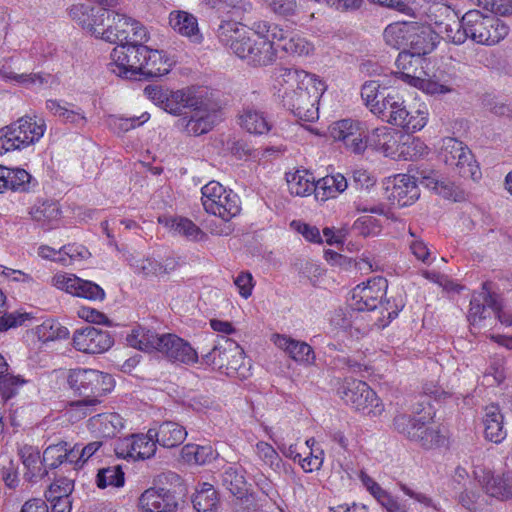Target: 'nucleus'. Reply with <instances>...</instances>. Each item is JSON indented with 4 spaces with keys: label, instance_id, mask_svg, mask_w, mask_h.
Segmentation results:
<instances>
[{
    "label": "nucleus",
    "instance_id": "obj_1",
    "mask_svg": "<svg viewBox=\"0 0 512 512\" xmlns=\"http://www.w3.org/2000/svg\"><path fill=\"white\" fill-rule=\"evenodd\" d=\"M69 16L87 32L110 43L124 45L149 38L140 22L105 7L76 4L69 9Z\"/></svg>",
    "mask_w": 512,
    "mask_h": 512
},
{
    "label": "nucleus",
    "instance_id": "obj_2",
    "mask_svg": "<svg viewBox=\"0 0 512 512\" xmlns=\"http://www.w3.org/2000/svg\"><path fill=\"white\" fill-rule=\"evenodd\" d=\"M282 105L295 117L306 122L318 118L319 93L312 78L304 70L280 67L275 73V86Z\"/></svg>",
    "mask_w": 512,
    "mask_h": 512
},
{
    "label": "nucleus",
    "instance_id": "obj_3",
    "mask_svg": "<svg viewBox=\"0 0 512 512\" xmlns=\"http://www.w3.org/2000/svg\"><path fill=\"white\" fill-rule=\"evenodd\" d=\"M67 381L70 388L83 397L70 404V412L78 414L80 418L92 412V408L100 403L99 397L110 392L114 382L107 373L84 368L71 370Z\"/></svg>",
    "mask_w": 512,
    "mask_h": 512
},
{
    "label": "nucleus",
    "instance_id": "obj_4",
    "mask_svg": "<svg viewBox=\"0 0 512 512\" xmlns=\"http://www.w3.org/2000/svg\"><path fill=\"white\" fill-rule=\"evenodd\" d=\"M46 130V123L36 116H23L0 129V155L21 150L39 141Z\"/></svg>",
    "mask_w": 512,
    "mask_h": 512
},
{
    "label": "nucleus",
    "instance_id": "obj_5",
    "mask_svg": "<svg viewBox=\"0 0 512 512\" xmlns=\"http://www.w3.org/2000/svg\"><path fill=\"white\" fill-rule=\"evenodd\" d=\"M463 25L467 39L483 45H494L508 34V27L502 21L493 15H484L479 10L466 12Z\"/></svg>",
    "mask_w": 512,
    "mask_h": 512
},
{
    "label": "nucleus",
    "instance_id": "obj_6",
    "mask_svg": "<svg viewBox=\"0 0 512 512\" xmlns=\"http://www.w3.org/2000/svg\"><path fill=\"white\" fill-rule=\"evenodd\" d=\"M338 394L347 405L364 415L377 417L384 411L383 403L364 381L345 379Z\"/></svg>",
    "mask_w": 512,
    "mask_h": 512
},
{
    "label": "nucleus",
    "instance_id": "obj_7",
    "mask_svg": "<svg viewBox=\"0 0 512 512\" xmlns=\"http://www.w3.org/2000/svg\"><path fill=\"white\" fill-rule=\"evenodd\" d=\"M202 205L209 214L218 216L225 222H229L240 211V199L232 190H226L217 181H210L201 189Z\"/></svg>",
    "mask_w": 512,
    "mask_h": 512
},
{
    "label": "nucleus",
    "instance_id": "obj_8",
    "mask_svg": "<svg viewBox=\"0 0 512 512\" xmlns=\"http://www.w3.org/2000/svg\"><path fill=\"white\" fill-rule=\"evenodd\" d=\"M388 287L387 280L378 276L369 279L365 284L357 285L352 292V302L350 308L353 312L373 311L379 305L387 311L389 320L398 315V310H389L390 301H382Z\"/></svg>",
    "mask_w": 512,
    "mask_h": 512
},
{
    "label": "nucleus",
    "instance_id": "obj_9",
    "mask_svg": "<svg viewBox=\"0 0 512 512\" xmlns=\"http://www.w3.org/2000/svg\"><path fill=\"white\" fill-rule=\"evenodd\" d=\"M144 42H128L116 46L111 52L110 70L126 79H140L142 66L148 52Z\"/></svg>",
    "mask_w": 512,
    "mask_h": 512
},
{
    "label": "nucleus",
    "instance_id": "obj_10",
    "mask_svg": "<svg viewBox=\"0 0 512 512\" xmlns=\"http://www.w3.org/2000/svg\"><path fill=\"white\" fill-rule=\"evenodd\" d=\"M244 351L234 340L221 336L213 348L202 355L205 364L230 376L238 373L243 365Z\"/></svg>",
    "mask_w": 512,
    "mask_h": 512
},
{
    "label": "nucleus",
    "instance_id": "obj_11",
    "mask_svg": "<svg viewBox=\"0 0 512 512\" xmlns=\"http://www.w3.org/2000/svg\"><path fill=\"white\" fill-rule=\"evenodd\" d=\"M215 32L218 41L240 59H243L249 52V46L257 40L244 26L231 20H222Z\"/></svg>",
    "mask_w": 512,
    "mask_h": 512
},
{
    "label": "nucleus",
    "instance_id": "obj_12",
    "mask_svg": "<svg viewBox=\"0 0 512 512\" xmlns=\"http://www.w3.org/2000/svg\"><path fill=\"white\" fill-rule=\"evenodd\" d=\"M366 131L363 122L353 119L337 121L330 127L331 137L341 141L347 150L355 154H362L367 148Z\"/></svg>",
    "mask_w": 512,
    "mask_h": 512
},
{
    "label": "nucleus",
    "instance_id": "obj_13",
    "mask_svg": "<svg viewBox=\"0 0 512 512\" xmlns=\"http://www.w3.org/2000/svg\"><path fill=\"white\" fill-rule=\"evenodd\" d=\"M218 120L215 109H211L207 103L198 99V103L177 121V126L189 135L199 136L209 132Z\"/></svg>",
    "mask_w": 512,
    "mask_h": 512
},
{
    "label": "nucleus",
    "instance_id": "obj_14",
    "mask_svg": "<svg viewBox=\"0 0 512 512\" xmlns=\"http://www.w3.org/2000/svg\"><path fill=\"white\" fill-rule=\"evenodd\" d=\"M72 343L74 348L80 352L100 354L112 347L114 339L108 331L87 325L75 330Z\"/></svg>",
    "mask_w": 512,
    "mask_h": 512
},
{
    "label": "nucleus",
    "instance_id": "obj_15",
    "mask_svg": "<svg viewBox=\"0 0 512 512\" xmlns=\"http://www.w3.org/2000/svg\"><path fill=\"white\" fill-rule=\"evenodd\" d=\"M53 284L58 289L88 300L101 301L105 298V292L99 285L72 274H56L53 277Z\"/></svg>",
    "mask_w": 512,
    "mask_h": 512
},
{
    "label": "nucleus",
    "instance_id": "obj_16",
    "mask_svg": "<svg viewBox=\"0 0 512 512\" xmlns=\"http://www.w3.org/2000/svg\"><path fill=\"white\" fill-rule=\"evenodd\" d=\"M419 183L426 188L434 191L444 199L454 202L466 200V192L453 182L444 179L439 172L435 170L423 169L417 172Z\"/></svg>",
    "mask_w": 512,
    "mask_h": 512
},
{
    "label": "nucleus",
    "instance_id": "obj_17",
    "mask_svg": "<svg viewBox=\"0 0 512 512\" xmlns=\"http://www.w3.org/2000/svg\"><path fill=\"white\" fill-rule=\"evenodd\" d=\"M160 352L168 360L184 364H193L198 361L196 350L184 339L175 334H162Z\"/></svg>",
    "mask_w": 512,
    "mask_h": 512
},
{
    "label": "nucleus",
    "instance_id": "obj_18",
    "mask_svg": "<svg viewBox=\"0 0 512 512\" xmlns=\"http://www.w3.org/2000/svg\"><path fill=\"white\" fill-rule=\"evenodd\" d=\"M145 512H176L178 502L174 492L165 488H149L139 498Z\"/></svg>",
    "mask_w": 512,
    "mask_h": 512
},
{
    "label": "nucleus",
    "instance_id": "obj_19",
    "mask_svg": "<svg viewBox=\"0 0 512 512\" xmlns=\"http://www.w3.org/2000/svg\"><path fill=\"white\" fill-rule=\"evenodd\" d=\"M373 113L378 114L390 124H402V115L407 116L403 97L396 91L387 92L381 99L380 105H375ZM403 119H405L403 117Z\"/></svg>",
    "mask_w": 512,
    "mask_h": 512
},
{
    "label": "nucleus",
    "instance_id": "obj_20",
    "mask_svg": "<svg viewBox=\"0 0 512 512\" xmlns=\"http://www.w3.org/2000/svg\"><path fill=\"white\" fill-rule=\"evenodd\" d=\"M425 59L422 56L407 52V49L402 50L395 61L397 71L395 74L411 86L420 78L425 75L424 64Z\"/></svg>",
    "mask_w": 512,
    "mask_h": 512
},
{
    "label": "nucleus",
    "instance_id": "obj_21",
    "mask_svg": "<svg viewBox=\"0 0 512 512\" xmlns=\"http://www.w3.org/2000/svg\"><path fill=\"white\" fill-rule=\"evenodd\" d=\"M410 30V36L407 38V47H409L407 52L423 57L434 50L435 42L429 26L410 22Z\"/></svg>",
    "mask_w": 512,
    "mask_h": 512
},
{
    "label": "nucleus",
    "instance_id": "obj_22",
    "mask_svg": "<svg viewBox=\"0 0 512 512\" xmlns=\"http://www.w3.org/2000/svg\"><path fill=\"white\" fill-rule=\"evenodd\" d=\"M419 182L417 176L399 174L394 178V186L391 197L400 207L413 204L419 198V189L416 182Z\"/></svg>",
    "mask_w": 512,
    "mask_h": 512
},
{
    "label": "nucleus",
    "instance_id": "obj_23",
    "mask_svg": "<svg viewBox=\"0 0 512 512\" xmlns=\"http://www.w3.org/2000/svg\"><path fill=\"white\" fill-rule=\"evenodd\" d=\"M19 456L26 469L24 479L28 482L35 483L48 474V470L40 457L37 447L32 445H24L19 449Z\"/></svg>",
    "mask_w": 512,
    "mask_h": 512
},
{
    "label": "nucleus",
    "instance_id": "obj_24",
    "mask_svg": "<svg viewBox=\"0 0 512 512\" xmlns=\"http://www.w3.org/2000/svg\"><path fill=\"white\" fill-rule=\"evenodd\" d=\"M273 343L284 350L293 360L307 364L313 363L315 354L312 347L306 342L295 340L289 336L274 334Z\"/></svg>",
    "mask_w": 512,
    "mask_h": 512
},
{
    "label": "nucleus",
    "instance_id": "obj_25",
    "mask_svg": "<svg viewBox=\"0 0 512 512\" xmlns=\"http://www.w3.org/2000/svg\"><path fill=\"white\" fill-rule=\"evenodd\" d=\"M149 436L155 437L159 445L165 448H173L183 443L187 436V431L176 422L164 421L158 428H150Z\"/></svg>",
    "mask_w": 512,
    "mask_h": 512
},
{
    "label": "nucleus",
    "instance_id": "obj_26",
    "mask_svg": "<svg viewBox=\"0 0 512 512\" xmlns=\"http://www.w3.org/2000/svg\"><path fill=\"white\" fill-rule=\"evenodd\" d=\"M173 61L162 50H153L148 47L140 79L150 80L169 73Z\"/></svg>",
    "mask_w": 512,
    "mask_h": 512
},
{
    "label": "nucleus",
    "instance_id": "obj_27",
    "mask_svg": "<svg viewBox=\"0 0 512 512\" xmlns=\"http://www.w3.org/2000/svg\"><path fill=\"white\" fill-rule=\"evenodd\" d=\"M276 59V48L273 46V42L266 38H257L249 46V52L245 54L242 60L247 61L249 65L254 67H262L271 65Z\"/></svg>",
    "mask_w": 512,
    "mask_h": 512
},
{
    "label": "nucleus",
    "instance_id": "obj_28",
    "mask_svg": "<svg viewBox=\"0 0 512 512\" xmlns=\"http://www.w3.org/2000/svg\"><path fill=\"white\" fill-rule=\"evenodd\" d=\"M89 428L102 437H115L123 428L124 420L117 413L97 414L89 419Z\"/></svg>",
    "mask_w": 512,
    "mask_h": 512
},
{
    "label": "nucleus",
    "instance_id": "obj_29",
    "mask_svg": "<svg viewBox=\"0 0 512 512\" xmlns=\"http://www.w3.org/2000/svg\"><path fill=\"white\" fill-rule=\"evenodd\" d=\"M239 124L247 132L258 135L266 134L272 128L265 113L253 106L243 108L239 114Z\"/></svg>",
    "mask_w": 512,
    "mask_h": 512
},
{
    "label": "nucleus",
    "instance_id": "obj_30",
    "mask_svg": "<svg viewBox=\"0 0 512 512\" xmlns=\"http://www.w3.org/2000/svg\"><path fill=\"white\" fill-rule=\"evenodd\" d=\"M288 189L295 196H309L314 193L315 198L319 193L317 182L312 173L307 170H297L287 175Z\"/></svg>",
    "mask_w": 512,
    "mask_h": 512
},
{
    "label": "nucleus",
    "instance_id": "obj_31",
    "mask_svg": "<svg viewBox=\"0 0 512 512\" xmlns=\"http://www.w3.org/2000/svg\"><path fill=\"white\" fill-rule=\"evenodd\" d=\"M483 424L486 439L494 443H500L505 439L506 431L503 427V415L497 405L491 404L486 407Z\"/></svg>",
    "mask_w": 512,
    "mask_h": 512
},
{
    "label": "nucleus",
    "instance_id": "obj_32",
    "mask_svg": "<svg viewBox=\"0 0 512 512\" xmlns=\"http://www.w3.org/2000/svg\"><path fill=\"white\" fill-rule=\"evenodd\" d=\"M430 420L429 415L415 417L406 412H398L393 419L394 429L409 440L419 437V430Z\"/></svg>",
    "mask_w": 512,
    "mask_h": 512
},
{
    "label": "nucleus",
    "instance_id": "obj_33",
    "mask_svg": "<svg viewBox=\"0 0 512 512\" xmlns=\"http://www.w3.org/2000/svg\"><path fill=\"white\" fill-rule=\"evenodd\" d=\"M221 485L239 500L249 502L247 481L238 468L231 466L226 468L221 474Z\"/></svg>",
    "mask_w": 512,
    "mask_h": 512
},
{
    "label": "nucleus",
    "instance_id": "obj_34",
    "mask_svg": "<svg viewBox=\"0 0 512 512\" xmlns=\"http://www.w3.org/2000/svg\"><path fill=\"white\" fill-rule=\"evenodd\" d=\"M195 96L183 90L166 93L162 107L165 111L173 115L184 116L185 111H189L192 106L198 103Z\"/></svg>",
    "mask_w": 512,
    "mask_h": 512
},
{
    "label": "nucleus",
    "instance_id": "obj_35",
    "mask_svg": "<svg viewBox=\"0 0 512 512\" xmlns=\"http://www.w3.org/2000/svg\"><path fill=\"white\" fill-rule=\"evenodd\" d=\"M160 340H162V335L143 327L133 329L127 336V342L131 347L146 352H158L161 345Z\"/></svg>",
    "mask_w": 512,
    "mask_h": 512
},
{
    "label": "nucleus",
    "instance_id": "obj_36",
    "mask_svg": "<svg viewBox=\"0 0 512 512\" xmlns=\"http://www.w3.org/2000/svg\"><path fill=\"white\" fill-rule=\"evenodd\" d=\"M319 193L317 200L326 201L334 198L347 188V180L341 174L327 175L317 181Z\"/></svg>",
    "mask_w": 512,
    "mask_h": 512
},
{
    "label": "nucleus",
    "instance_id": "obj_37",
    "mask_svg": "<svg viewBox=\"0 0 512 512\" xmlns=\"http://www.w3.org/2000/svg\"><path fill=\"white\" fill-rule=\"evenodd\" d=\"M192 503L197 512H216L218 508V495L213 485L203 483L192 497Z\"/></svg>",
    "mask_w": 512,
    "mask_h": 512
},
{
    "label": "nucleus",
    "instance_id": "obj_38",
    "mask_svg": "<svg viewBox=\"0 0 512 512\" xmlns=\"http://www.w3.org/2000/svg\"><path fill=\"white\" fill-rule=\"evenodd\" d=\"M367 146L381 151L385 156L393 155V145L396 143L393 133L387 127L376 128L370 135L366 134Z\"/></svg>",
    "mask_w": 512,
    "mask_h": 512
},
{
    "label": "nucleus",
    "instance_id": "obj_39",
    "mask_svg": "<svg viewBox=\"0 0 512 512\" xmlns=\"http://www.w3.org/2000/svg\"><path fill=\"white\" fill-rule=\"evenodd\" d=\"M410 22H396L388 25L383 33L387 45L401 49L407 48V38L410 36Z\"/></svg>",
    "mask_w": 512,
    "mask_h": 512
},
{
    "label": "nucleus",
    "instance_id": "obj_40",
    "mask_svg": "<svg viewBox=\"0 0 512 512\" xmlns=\"http://www.w3.org/2000/svg\"><path fill=\"white\" fill-rule=\"evenodd\" d=\"M427 153V146L419 138L408 137L406 141L397 145L393 149L392 158H401L403 160H416Z\"/></svg>",
    "mask_w": 512,
    "mask_h": 512
},
{
    "label": "nucleus",
    "instance_id": "obj_41",
    "mask_svg": "<svg viewBox=\"0 0 512 512\" xmlns=\"http://www.w3.org/2000/svg\"><path fill=\"white\" fill-rule=\"evenodd\" d=\"M170 26L184 36H192L198 32L197 19L185 11H173L169 15Z\"/></svg>",
    "mask_w": 512,
    "mask_h": 512
},
{
    "label": "nucleus",
    "instance_id": "obj_42",
    "mask_svg": "<svg viewBox=\"0 0 512 512\" xmlns=\"http://www.w3.org/2000/svg\"><path fill=\"white\" fill-rule=\"evenodd\" d=\"M486 492L495 498H512V475L491 476L486 483Z\"/></svg>",
    "mask_w": 512,
    "mask_h": 512
},
{
    "label": "nucleus",
    "instance_id": "obj_43",
    "mask_svg": "<svg viewBox=\"0 0 512 512\" xmlns=\"http://www.w3.org/2000/svg\"><path fill=\"white\" fill-rule=\"evenodd\" d=\"M36 334L39 340L48 342L57 339H67L69 337V330L58 321L47 319L36 327Z\"/></svg>",
    "mask_w": 512,
    "mask_h": 512
},
{
    "label": "nucleus",
    "instance_id": "obj_44",
    "mask_svg": "<svg viewBox=\"0 0 512 512\" xmlns=\"http://www.w3.org/2000/svg\"><path fill=\"white\" fill-rule=\"evenodd\" d=\"M407 116L402 115V124H393L394 126H399L403 128L407 133H414L416 131L421 130L427 123L428 112L425 108H414L406 106Z\"/></svg>",
    "mask_w": 512,
    "mask_h": 512
},
{
    "label": "nucleus",
    "instance_id": "obj_45",
    "mask_svg": "<svg viewBox=\"0 0 512 512\" xmlns=\"http://www.w3.org/2000/svg\"><path fill=\"white\" fill-rule=\"evenodd\" d=\"M428 17L431 25L434 26L435 33H438L441 30V26H444V23H453L454 25L456 18L459 16L450 6L435 4L430 7Z\"/></svg>",
    "mask_w": 512,
    "mask_h": 512
},
{
    "label": "nucleus",
    "instance_id": "obj_46",
    "mask_svg": "<svg viewBox=\"0 0 512 512\" xmlns=\"http://www.w3.org/2000/svg\"><path fill=\"white\" fill-rule=\"evenodd\" d=\"M490 285L489 282H484L482 285L483 292L476 295H473V297L470 300V309L468 313V321L471 325H476L479 322H481L483 319L486 318L484 315L486 311V302L484 300V296H486L488 293H491L490 291Z\"/></svg>",
    "mask_w": 512,
    "mask_h": 512
},
{
    "label": "nucleus",
    "instance_id": "obj_47",
    "mask_svg": "<svg viewBox=\"0 0 512 512\" xmlns=\"http://www.w3.org/2000/svg\"><path fill=\"white\" fill-rule=\"evenodd\" d=\"M124 472L120 465L100 469L97 474V486L101 489L107 486L121 487L124 485Z\"/></svg>",
    "mask_w": 512,
    "mask_h": 512
},
{
    "label": "nucleus",
    "instance_id": "obj_48",
    "mask_svg": "<svg viewBox=\"0 0 512 512\" xmlns=\"http://www.w3.org/2000/svg\"><path fill=\"white\" fill-rule=\"evenodd\" d=\"M453 168L463 178H476V174L479 172L478 167L475 165L473 154L470 149L466 147L464 151H461L455 161Z\"/></svg>",
    "mask_w": 512,
    "mask_h": 512
},
{
    "label": "nucleus",
    "instance_id": "obj_49",
    "mask_svg": "<svg viewBox=\"0 0 512 512\" xmlns=\"http://www.w3.org/2000/svg\"><path fill=\"white\" fill-rule=\"evenodd\" d=\"M9 190L14 192H29L32 186V176L22 168H8Z\"/></svg>",
    "mask_w": 512,
    "mask_h": 512
},
{
    "label": "nucleus",
    "instance_id": "obj_50",
    "mask_svg": "<svg viewBox=\"0 0 512 512\" xmlns=\"http://www.w3.org/2000/svg\"><path fill=\"white\" fill-rule=\"evenodd\" d=\"M67 457V442L61 441L49 445L43 452V462L47 469H55L65 462Z\"/></svg>",
    "mask_w": 512,
    "mask_h": 512
},
{
    "label": "nucleus",
    "instance_id": "obj_51",
    "mask_svg": "<svg viewBox=\"0 0 512 512\" xmlns=\"http://www.w3.org/2000/svg\"><path fill=\"white\" fill-rule=\"evenodd\" d=\"M437 34L442 35L445 40L453 44H463L467 40V31H465L463 25V17L461 19L457 17L454 25L453 23H444V26H441V30Z\"/></svg>",
    "mask_w": 512,
    "mask_h": 512
},
{
    "label": "nucleus",
    "instance_id": "obj_52",
    "mask_svg": "<svg viewBox=\"0 0 512 512\" xmlns=\"http://www.w3.org/2000/svg\"><path fill=\"white\" fill-rule=\"evenodd\" d=\"M4 77L14 80L26 88L43 87L44 85H47L52 79V75L48 73L17 74L10 72L5 74Z\"/></svg>",
    "mask_w": 512,
    "mask_h": 512
},
{
    "label": "nucleus",
    "instance_id": "obj_53",
    "mask_svg": "<svg viewBox=\"0 0 512 512\" xmlns=\"http://www.w3.org/2000/svg\"><path fill=\"white\" fill-rule=\"evenodd\" d=\"M74 489L73 480L60 477L50 484L49 488L45 492L47 501H55L57 499L69 498L70 494Z\"/></svg>",
    "mask_w": 512,
    "mask_h": 512
},
{
    "label": "nucleus",
    "instance_id": "obj_54",
    "mask_svg": "<svg viewBox=\"0 0 512 512\" xmlns=\"http://www.w3.org/2000/svg\"><path fill=\"white\" fill-rule=\"evenodd\" d=\"M280 49L289 54H296L298 56L309 55L313 51V45L305 38L297 34H292L285 40V43L278 45Z\"/></svg>",
    "mask_w": 512,
    "mask_h": 512
},
{
    "label": "nucleus",
    "instance_id": "obj_55",
    "mask_svg": "<svg viewBox=\"0 0 512 512\" xmlns=\"http://www.w3.org/2000/svg\"><path fill=\"white\" fill-rule=\"evenodd\" d=\"M134 447H135V459H149L154 456L156 452V440L155 437L149 436V431L146 435H133Z\"/></svg>",
    "mask_w": 512,
    "mask_h": 512
},
{
    "label": "nucleus",
    "instance_id": "obj_56",
    "mask_svg": "<svg viewBox=\"0 0 512 512\" xmlns=\"http://www.w3.org/2000/svg\"><path fill=\"white\" fill-rule=\"evenodd\" d=\"M419 437L414 438V442H417L425 449H431L444 444L445 437L440 433V430L433 427H428L426 424L419 430Z\"/></svg>",
    "mask_w": 512,
    "mask_h": 512
},
{
    "label": "nucleus",
    "instance_id": "obj_57",
    "mask_svg": "<svg viewBox=\"0 0 512 512\" xmlns=\"http://www.w3.org/2000/svg\"><path fill=\"white\" fill-rule=\"evenodd\" d=\"M30 215L33 220L46 223L57 219L60 216V209L57 203L47 201L34 206L30 211Z\"/></svg>",
    "mask_w": 512,
    "mask_h": 512
},
{
    "label": "nucleus",
    "instance_id": "obj_58",
    "mask_svg": "<svg viewBox=\"0 0 512 512\" xmlns=\"http://www.w3.org/2000/svg\"><path fill=\"white\" fill-rule=\"evenodd\" d=\"M467 146H465L461 141H458L455 138H446L443 141V146L441 148V157L445 164L451 168L456 163L457 156H459L461 151H464Z\"/></svg>",
    "mask_w": 512,
    "mask_h": 512
},
{
    "label": "nucleus",
    "instance_id": "obj_59",
    "mask_svg": "<svg viewBox=\"0 0 512 512\" xmlns=\"http://www.w3.org/2000/svg\"><path fill=\"white\" fill-rule=\"evenodd\" d=\"M173 227L179 234L193 241H200L206 236L196 224L187 218L174 220Z\"/></svg>",
    "mask_w": 512,
    "mask_h": 512
},
{
    "label": "nucleus",
    "instance_id": "obj_60",
    "mask_svg": "<svg viewBox=\"0 0 512 512\" xmlns=\"http://www.w3.org/2000/svg\"><path fill=\"white\" fill-rule=\"evenodd\" d=\"M473 2L494 15L508 16L512 14V0H475Z\"/></svg>",
    "mask_w": 512,
    "mask_h": 512
},
{
    "label": "nucleus",
    "instance_id": "obj_61",
    "mask_svg": "<svg viewBox=\"0 0 512 512\" xmlns=\"http://www.w3.org/2000/svg\"><path fill=\"white\" fill-rule=\"evenodd\" d=\"M380 85L377 81H368L362 86L361 89V98L366 104V106L370 107L371 112H373L375 105H380L381 100L379 97H383L384 92H379Z\"/></svg>",
    "mask_w": 512,
    "mask_h": 512
},
{
    "label": "nucleus",
    "instance_id": "obj_62",
    "mask_svg": "<svg viewBox=\"0 0 512 512\" xmlns=\"http://www.w3.org/2000/svg\"><path fill=\"white\" fill-rule=\"evenodd\" d=\"M205 2L217 10L231 8L237 15L252 10V3L249 0H205Z\"/></svg>",
    "mask_w": 512,
    "mask_h": 512
},
{
    "label": "nucleus",
    "instance_id": "obj_63",
    "mask_svg": "<svg viewBox=\"0 0 512 512\" xmlns=\"http://www.w3.org/2000/svg\"><path fill=\"white\" fill-rule=\"evenodd\" d=\"M353 229L358 234L367 237L371 235H377L381 230V226L376 218L373 216L365 215L355 221Z\"/></svg>",
    "mask_w": 512,
    "mask_h": 512
},
{
    "label": "nucleus",
    "instance_id": "obj_64",
    "mask_svg": "<svg viewBox=\"0 0 512 512\" xmlns=\"http://www.w3.org/2000/svg\"><path fill=\"white\" fill-rule=\"evenodd\" d=\"M258 456L273 469L280 467L281 458L277 451L267 442H259L256 445Z\"/></svg>",
    "mask_w": 512,
    "mask_h": 512
}]
</instances>
